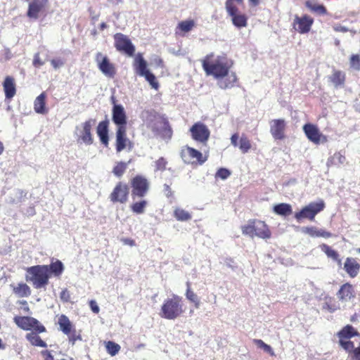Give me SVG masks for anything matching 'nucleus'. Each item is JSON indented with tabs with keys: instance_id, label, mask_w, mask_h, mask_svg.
Masks as SVG:
<instances>
[{
	"instance_id": "nucleus-1",
	"label": "nucleus",
	"mask_w": 360,
	"mask_h": 360,
	"mask_svg": "<svg viewBox=\"0 0 360 360\" xmlns=\"http://www.w3.org/2000/svg\"><path fill=\"white\" fill-rule=\"evenodd\" d=\"M65 269L60 260L51 261L49 265H35L26 268L25 280L36 289L45 288L51 276L60 278Z\"/></svg>"
},
{
	"instance_id": "nucleus-2",
	"label": "nucleus",
	"mask_w": 360,
	"mask_h": 360,
	"mask_svg": "<svg viewBox=\"0 0 360 360\" xmlns=\"http://www.w3.org/2000/svg\"><path fill=\"white\" fill-rule=\"evenodd\" d=\"M202 67L205 74L219 79L224 78L230 72L233 65V61L229 58L226 54L215 57L214 53H210L201 60Z\"/></svg>"
},
{
	"instance_id": "nucleus-3",
	"label": "nucleus",
	"mask_w": 360,
	"mask_h": 360,
	"mask_svg": "<svg viewBox=\"0 0 360 360\" xmlns=\"http://www.w3.org/2000/svg\"><path fill=\"white\" fill-rule=\"evenodd\" d=\"M148 127L155 136L164 140H170L173 136V129L167 117L155 110L150 112Z\"/></svg>"
},
{
	"instance_id": "nucleus-4",
	"label": "nucleus",
	"mask_w": 360,
	"mask_h": 360,
	"mask_svg": "<svg viewBox=\"0 0 360 360\" xmlns=\"http://www.w3.org/2000/svg\"><path fill=\"white\" fill-rule=\"evenodd\" d=\"M184 313L183 298L173 294L171 297L165 299L161 306L159 315L161 318L174 320Z\"/></svg>"
},
{
	"instance_id": "nucleus-5",
	"label": "nucleus",
	"mask_w": 360,
	"mask_h": 360,
	"mask_svg": "<svg viewBox=\"0 0 360 360\" xmlns=\"http://www.w3.org/2000/svg\"><path fill=\"white\" fill-rule=\"evenodd\" d=\"M242 233L250 238L257 236L267 240L271 237L269 226L264 221L256 219H250L247 224L241 226Z\"/></svg>"
},
{
	"instance_id": "nucleus-6",
	"label": "nucleus",
	"mask_w": 360,
	"mask_h": 360,
	"mask_svg": "<svg viewBox=\"0 0 360 360\" xmlns=\"http://www.w3.org/2000/svg\"><path fill=\"white\" fill-rule=\"evenodd\" d=\"M180 156L184 163L192 165H201L207 160V155H203L200 151L188 146L182 148Z\"/></svg>"
},
{
	"instance_id": "nucleus-7",
	"label": "nucleus",
	"mask_w": 360,
	"mask_h": 360,
	"mask_svg": "<svg viewBox=\"0 0 360 360\" xmlns=\"http://www.w3.org/2000/svg\"><path fill=\"white\" fill-rule=\"evenodd\" d=\"M96 123V120L89 119L82 123L80 127H77V141L80 144L90 146L94 143V136L92 134V127Z\"/></svg>"
},
{
	"instance_id": "nucleus-8",
	"label": "nucleus",
	"mask_w": 360,
	"mask_h": 360,
	"mask_svg": "<svg viewBox=\"0 0 360 360\" xmlns=\"http://www.w3.org/2000/svg\"><path fill=\"white\" fill-rule=\"evenodd\" d=\"M338 338V344L341 348L347 349L352 347V338L359 337L360 333L358 330L350 324L343 326L336 334Z\"/></svg>"
},
{
	"instance_id": "nucleus-9",
	"label": "nucleus",
	"mask_w": 360,
	"mask_h": 360,
	"mask_svg": "<svg viewBox=\"0 0 360 360\" xmlns=\"http://www.w3.org/2000/svg\"><path fill=\"white\" fill-rule=\"evenodd\" d=\"M324 208L325 203L322 200L319 202H310L309 205L304 207L300 212H296L295 214V218L298 221L303 219H307L312 221L314 220L316 215L323 210Z\"/></svg>"
},
{
	"instance_id": "nucleus-10",
	"label": "nucleus",
	"mask_w": 360,
	"mask_h": 360,
	"mask_svg": "<svg viewBox=\"0 0 360 360\" xmlns=\"http://www.w3.org/2000/svg\"><path fill=\"white\" fill-rule=\"evenodd\" d=\"M131 188V196L133 198H143L147 195L150 189V182L142 175H136L130 180Z\"/></svg>"
},
{
	"instance_id": "nucleus-11",
	"label": "nucleus",
	"mask_w": 360,
	"mask_h": 360,
	"mask_svg": "<svg viewBox=\"0 0 360 360\" xmlns=\"http://www.w3.org/2000/svg\"><path fill=\"white\" fill-rule=\"evenodd\" d=\"M15 323L24 330H32L37 333H44L46 331L44 326L37 319L31 316H16L13 318Z\"/></svg>"
},
{
	"instance_id": "nucleus-12",
	"label": "nucleus",
	"mask_w": 360,
	"mask_h": 360,
	"mask_svg": "<svg viewBox=\"0 0 360 360\" xmlns=\"http://www.w3.org/2000/svg\"><path fill=\"white\" fill-rule=\"evenodd\" d=\"M95 61L98 70L107 77L114 78L117 74L115 65L110 61L108 56L101 52H97L95 55Z\"/></svg>"
},
{
	"instance_id": "nucleus-13",
	"label": "nucleus",
	"mask_w": 360,
	"mask_h": 360,
	"mask_svg": "<svg viewBox=\"0 0 360 360\" xmlns=\"http://www.w3.org/2000/svg\"><path fill=\"white\" fill-rule=\"evenodd\" d=\"M113 38L114 46L117 51L130 57L134 55L135 46L127 35L122 33H116Z\"/></svg>"
},
{
	"instance_id": "nucleus-14",
	"label": "nucleus",
	"mask_w": 360,
	"mask_h": 360,
	"mask_svg": "<svg viewBox=\"0 0 360 360\" xmlns=\"http://www.w3.org/2000/svg\"><path fill=\"white\" fill-rule=\"evenodd\" d=\"M129 188L128 185L122 181L116 184L109 198L112 203L124 204L128 201Z\"/></svg>"
},
{
	"instance_id": "nucleus-15",
	"label": "nucleus",
	"mask_w": 360,
	"mask_h": 360,
	"mask_svg": "<svg viewBox=\"0 0 360 360\" xmlns=\"http://www.w3.org/2000/svg\"><path fill=\"white\" fill-rule=\"evenodd\" d=\"M192 139L205 145L210 136V131L207 126L201 122L194 123L190 128Z\"/></svg>"
},
{
	"instance_id": "nucleus-16",
	"label": "nucleus",
	"mask_w": 360,
	"mask_h": 360,
	"mask_svg": "<svg viewBox=\"0 0 360 360\" xmlns=\"http://www.w3.org/2000/svg\"><path fill=\"white\" fill-rule=\"evenodd\" d=\"M134 148V143L127 136V127H117L115 133V149L117 153L123 150H131Z\"/></svg>"
},
{
	"instance_id": "nucleus-17",
	"label": "nucleus",
	"mask_w": 360,
	"mask_h": 360,
	"mask_svg": "<svg viewBox=\"0 0 360 360\" xmlns=\"http://www.w3.org/2000/svg\"><path fill=\"white\" fill-rule=\"evenodd\" d=\"M314 24V19L307 14L302 16L295 15L292 22L293 29L301 34H307L310 32Z\"/></svg>"
},
{
	"instance_id": "nucleus-18",
	"label": "nucleus",
	"mask_w": 360,
	"mask_h": 360,
	"mask_svg": "<svg viewBox=\"0 0 360 360\" xmlns=\"http://www.w3.org/2000/svg\"><path fill=\"white\" fill-rule=\"evenodd\" d=\"M303 131L307 139L315 144L326 141V137L323 135L316 124L307 123L303 126Z\"/></svg>"
},
{
	"instance_id": "nucleus-19",
	"label": "nucleus",
	"mask_w": 360,
	"mask_h": 360,
	"mask_svg": "<svg viewBox=\"0 0 360 360\" xmlns=\"http://www.w3.org/2000/svg\"><path fill=\"white\" fill-rule=\"evenodd\" d=\"M336 296L338 301L341 302H348L354 300L356 297L354 286L349 282L343 283L337 291Z\"/></svg>"
},
{
	"instance_id": "nucleus-20",
	"label": "nucleus",
	"mask_w": 360,
	"mask_h": 360,
	"mask_svg": "<svg viewBox=\"0 0 360 360\" xmlns=\"http://www.w3.org/2000/svg\"><path fill=\"white\" fill-rule=\"evenodd\" d=\"M286 123L283 119L272 120L270 122V132L275 140L285 139Z\"/></svg>"
},
{
	"instance_id": "nucleus-21",
	"label": "nucleus",
	"mask_w": 360,
	"mask_h": 360,
	"mask_svg": "<svg viewBox=\"0 0 360 360\" xmlns=\"http://www.w3.org/2000/svg\"><path fill=\"white\" fill-rule=\"evenodd\" d=\"M112 120L117 127H127V117L124 107L120 104H115L112 110Z\"/></svg>"
},
{
	"instance_id": "nucleus-22",
	"label": "nucleus",
	"mask_w": 360,
	"mask_h": 360,
	"mask_svg": "<svg viewBox=\"0 0 360 360\" xmlns=\"http://www.w3.org/2000/svg\"><path fill=\"white\" fill-rule=\"evenodd\" d=\"M48 1L49 0H32L29 4L27 16L30 18L37 19L39 13L45 10Z\"/></svg>"
},
{
	"instance_id": "nucleus-23",
	"label": "nucleus",
	"mask_w": 360,
	"mask_h": 360,
	"mask_svg": "<svg viewBox=\"0 0 360 360\" xmlns=\"http://www.w3.org/2000/svg\"><path fill=\"white\" fill-rule=\"evenodd\" d=\"M343 269L349 278H354L360 272V264L356 258L348 257L345 259Z\"/></svg>"
},
{
	"instance_id": "nucleus-24",
	"label": "nucleus",
	"mask_w": 360,
	"mask_h": 360,
	"mask_svg": "<svg viewBox=\"0 0 360 360\" xmlns=\"http://www.w3.org/2000/svg\"><path fill=\"white\" fill-rule=\"evenodd\" d=\"M231 143L234 147H238L243 153H248L252 147L250 140L245 134L240 139L238 133L233 134L231 137Z\"/></svg>"
},
{
	"instance_id": "nucleus-25",
	"label": "nucleus",
	"mask_w": 360,
	"mask_h": 360,
	"mask_svg": "<svg viewBox=\"0 0 360 360\" xmlns=\"http://www.w3.org/2000/svg\"><path fill=\"white\" fill-rule=\"evenodd\" d=\"M6 99L11 100L16 94V84L13 77L6 76L2 83Z\"/></svg>"
},
{
	"instance_id": "nucleus-26",
	"label": "nucleus",
	"mask_w": 360,
	"mask_h": 360,
	"mask_svg": "<svg viewBox=\"0 0 360 360\" xmlns=\"http://www.w3.org/2000/svg\"><path fill=\"white\" fill-rule=\"evenodd\" d=\"M108 127L109 121L105 120L100 122L96 127L97 135L105 147H108L109 144Z\"/></svg>"
},
{
	"instance_id": "nucleus-27",
	"label": "nucleus",
	"mask_w": 360,
	"mask_h": 360,
	"mask_svg": "<svg viewBox=\"0 0 360 360\" xmlns=\"http://www.w3.org/2000/svg\"><path fill=\"white\" fill-rule=\"evenodd\" d=\"M244 0H226L225 2V8L228 15L233 18L243 14L244 13L240 11L239 6H243Z\"/></svg>"
},
{
	"instance_id": "nucleus-28",
	"label": "nucleus",
	"mask_w": 360,
	"mask_h": 360,
	"mask_svg": "<svg viewBox=\"0 0 360 360\" xmlns=\"http://www.w3.org/2000/svg\"><path fill=\"white\" fill-rule=\"evenodd\" d=\"M328 79L335 88L343 87L346 82V74L342 70H333Z\"/></svg>"
},
{
	"instance_id": "nucleus-29",
	"label": "nucleus",
	"mask_w": 360,
	"mask_h": 360,
	"mask_svg": "<svg viewBox=\"0 0 360 360\" xmlns=\"http://www.w3.org/2000/svg\"><path fill=\"white\" fill-rule=\"evenodd\" d=\"M219 79L218 85L222 89H231L234 87L238 81V78L234 72H231V73L229 72L224 78Z\"/></svg>"
},
{
	"instance_id": "nucleus-30",
	"label": "nucleus",
	"mask_w": 360,
	"mask_h": 360,
	"mask_svg": "<svg viewBox=\"0 0 360 360\" xmlns=\"http://www.w3.org/2000/svg\"><path fill=\"white\" fill-rule=\"evenodd\" d=\"M133 65L136 72L140 76H143L150 71L147 68V63L141 53H138L136 55Z\"/></svg>"
},
{
	"instance_id": "nucleus-31",
	"label": "nucleus",
	"mask_w": 360,
	"mask_h": 360,
	"mask_svg": "<svg viewBox=\"0 0 360 360\" xmlns=\"http://www.w3.org/2000/svg\"><path fill=\"white\" fill-rule=\"evenodd\" d=\"M305 6L312 13L319 15L328 14V11L325 6L318 3L317 0H307Z\"/></svg>"
},
{
	"instance_id": "nucleus-32",
	"label": "nucleus",
	"mask_w": 360,
	"mask_h": 360,
	"mask_svg": "<svg viewBox=\"0 0 360 360\" xmlns=\"http://www.w3.org/2000/svg\"><path fill=\"white\" fill-rule=\"evenodd\" d=\"M322 309L326 310L330 313H334L335 311L340 309V305L339 302L337 301L333 297L327 295L323 298Z\"/></svg>"
},
{
	"instance_id": "nucleus-33",
	"label": "nucleus",
	"mask_w": 360,
	"mask_h": 360,
	"mask_svg": "<svg viewBox=\"0 0 360 360\" xmlns=\"http://www.w3.org/2000/svg\"><path fill=\"white\" fill-rule=\"evenodd\" d=\"M13 292L19 297H27L31 295L30 287L25 283H19L16 285H11Z\"/></svg>"
},
{
	"instance_id": "nucleus-34",
	"label": "nucleus",
	"mask_w": 360,
	"mask_h": 360,
	"mask_svg": "<svg viewBox=\"0 0 360 360\" xmlns=\"http://www.w3.org/2000/svg\"><path fill=\"white\" fill-rule=\"evenodd\" d=\"M303 233L309 235L311 237H322L328 238L332 236V233L323 229H319L315 226H308L303 228Z\"/></svg>"
},
{
	"instance_id": "nucleus-35",
	"label": "nucleus",
	"mask_w": 360,
	"mask_h": 360,
	"mask_svg": "<svg viewBox=\"0 0 360 360\" xmlns=\"http://www.w3.org/2000/svg\"><path fill=\"white\" fill-rule=\"evenodd\" d=\"M58 323L60 329L65 335L71 333L72 330L75 328L69 318L65 314H61L59 316Z\"/></svg>"
},
{
	"instance_id": "nucleus-36",
	"label": "nucleus",
	"mask_w": 360,
	"mask_h": 360,
	"mask_svg": "<svg viewBox=\"0 0 360 360\" xmlns=\"http://www.w3.org/2000/svg\"><path fill=\"white\" fill-rule=\"evenodd\" d=\"M46 95L45 92H42L36 98L34 102V109L36 112L39 114H45L47 112V109L46 108Z\"/></svg>"
},
{
	"instance_id": "nucleus-37",
	"label": "nucleus",
	"mask_w": 360,
	"mask_h": 360,
	"mask_svg": "<svg viewBox=\"0 0 360 360\" xmlns=\"http://www.w3.org/2000/svg\"><path fill=\"white\" fill-rule=\"evenodd\" d=\"M186 299L193 304L195 309H198L200 306V300L197 294L191 288V283L186 282V291L185 293Z\"/></svg>"
},
{
	"instance_id": "nucleus-38",
	"label": "nucleus",
	"mask_w": 360,
	"mask_h": 360,
	"mask_svg": "<svg viewBox=\"0 0 360 360\" xmlns=\"http://www.w3.org/2000/svg\"><path fill=\"white\" fill-rule=\"evenodd\" d=\"M39 333H37L33 330V332L27 333L26 335L27 340L32 345L35 347H46L47 344L45 341H44L40 336L38 335Z\"/></svg>"
},
{
	"instance_id": "nucleus-39",
	"label": "nucleus",
	"mask_w": 360,
	"mask_h": 360,
	"mask_svg": "<svg viewBox=\"0 0 360 360\" xmlns=\"http://www.w3.org/2000/svg\"><path fill=\"white\" fill-rule=\"evenodd\" d=\"M148 205V202L146 200L141 199L139 201L133 202L130 205V210L136 214H142L145 212Z\"/></svg>"
},
{
	"instance_id": "nucleus-40",
	"label": "nucleus",
	"mask_w": 360,
	"mask_h": 360,
	"mask_svg": "<svg viewBox=\"0 0 360 360\" xmlns=\"http://www.w3.org/2000/svg\"><path fill=\"white\" fill-rule=\"evenodd\" d=\"M274 212L281 216H288L292 212V207L288 203H279L273 207Z\"/></svg>"
},
{
	"instance_id": "nucleus-41",
	"label": "nucleus",
	"mask_w": 360,
	"mask_h": 360,
	"mask_svg": "<svg viewBox=\"0 0 360 360\" xmlns=\"http://www.w3.org/2000/svg\"><path fill=\"white\" fill-rule=\"evenodd\" d=\"M195 23L193 20H183L179 22L176 29V34H180L179 32L186 33L192 30Z\"/></svg>"
},
{
	"instance_id": "nucleus-42",
	"label": "nucleus",
	"mask_w": 360,
	"mask_h": 360,
	"mask_svg": "<svg viewBox=\"0 0 360 360\" xmlns=\"http://www.w3.org/2000/svg\"><path fill=\"white\" fill-rule=\"evenodd\" d=\"M320 248L328 257L331 258L334 261L337 262L338 264H341L342 261L340 259V255L336 250L332 249L331 247L326 244H322Z\"/></svg>"
},
{
	"instance_id": "nucleus-43",
	"label": "nucleus",
	"mask_w": 360,
	"mask_h": 360,
	"mask_svg": "<svg viewBox=\"0 0 360 360\" xmlns=\"http://www.w3.org/2000/svg\"><path fill=\"white\" fill-rule=\"evenodd\" d=\"M173 215L175 219L179 221H187L191 220L192 218L191 214L181 207L175 208Z\"/></svg>"
},
{
	"instance_id": "nucleus-44",
	"label": "nucleus",
	"mask_w": 360,
	"mask_h": 360,
	"mask_svg": "<svg viewBox=\"0 0 360 360\" xmlns=\"http://www.w3.org/2000/svg\"><path fill=\"white\" fill-rule=\"evenodd\" d=\"M233 25L237 28L245 27L248 26V17L245 13L231 18Z\"/></svg>"
},
{
	"instance_id": "nucleus-45",
	"label": "nucleus",
	"mask_w": 360,
	"mask_h": 360,
	"mask_svg": "<svg viewBox=\"0 0 360 360\" xmlns=\"http://www.w3.org/2000/svg\"><path fill=\"white\" fill-rule=\"evenodd\" d=\"M346 158L341 152H336L328 160V165H342L345 162Z\"/></svg>"
},
{
	"instance_id": "nucleus-46",
	"label": "nucleus",
	"mask_w": 360,
	"mask_h": 360,
	"mask_svg": "<svg viewBox=\"0 0 360 360\" xmlns=\"http://www.w3.org/2000/svg\"><path fill=\"white\" fill-rule=\"evenodd\" d=\"M348 354V358L350 360H360V342L357 347H354V342L352 343V347L344 349Z\"/></svg>"
},
{
	"instance_id": "nucleus-47",
	"label": "nucleus",
	"mask_w": 360,
	"mask_h": 360,
	"mask_svg": "<svg viewBox=\"0 0 360 360\" xmlns=\"http://www.w3.org/2000/svg\"><path fill=\"white\" fill-rule=\"evenodd\" d=\"M127 168V163L124 162H118L115 167L112 169V173L117 176V177H121L124 172H126Z\"/></svg>"
},
{
	"instance_id": "nucleus-48",
	"label": "nucleus",
	"mask_w": 360,
	"mask_h": 360,
	"mask_svg": "<svg viewBox=\"0 0 360 360\" xmlns=\"http://www.w3.org/2000/svg\"><path fill=\"white\" fill-rule=\"evenodd\" d=\"M253 342L260 349H262L265 352L269 354L271 356H275V353L271 347L266 344L260 339H254Z\"/></svg>"
},
{
	"instance_id": "nucleus-49",
	"label": "nucleus",
	"mask_w": 360,
	"mask_h": 360,
	"mask_svg": "<svg viewBox=\"0 0 360 360\" xmlns=\"http://www.w3.org/2000/svg\"><path fill=\"white\" fill-rule=\"evenodd\" d=\"M120 346L112 341H108L105 342V349L109 354L111 356L116 355L120 350Z\"/></svg>"
},
{
	"instance_id": "nucleus-50",
	"label": "nucleus",
	"mask_w": 360,
	"mask_h": 360,
	"mask_svg": "<svg viewBox=\"0 0 360 360\" xmlns=\"http://www.w3.org/2000/svg\"><path fill=\"white\" fill-rule=\"evenodd\" d=\"M168 162L164 157L159 158L154 163L155 172H163L166 170Z\"/></svg>"
},
{
	"instance_id": "nucleus-51",
	"label": "nucleus",
	"mask_w": 360,
	"mask_h": 360,
	"mask_svg": "<svg viewBox=\"0 0 360 360\" xmlns=\"http://www.w3.org/2000/svg\"><path fill=\"white\" fill-rule=\"evenodd\" d=\"M143 77H145L146 80L150 84L151 87L155 90L159 88V83L156 79L155 76L150 71L144 75Z\"/></svg>"
},
{
	"instance_id": "nucleus-52",
	"label": "nucleus",
	"mask_w": 360,
	"mask_h": 360,
	"mask_svg": "<svg viewBox=\"0 0 360 360\" xmlns=\"http://www.w3.org/2000/svg\"><path fill=\"white\" fill-rule=\"evenodd\" d=\"M350 68L356 71L360 70V55L353 54L349 58Z\"/></svg>"
},
{
	"instance_id": "nucleus-53",
	"label": "nucleus",
	"mask_w": 360,
	"mask_h": 360,
	"mask_svg": "<svg viewBox=\"0 0 360 360\" xmlns=\"http://www.w3.org/2000/svg\"><path fill=\"white\" fill-rule=\"evenodd\" d=\"M60 299L63 302L67 303L70 302V292L67 288L62 290V291L60 293Z\"/></svg>"
},
{
	"instance_id": "nucleus-54",
	"label": "nucleus",
	"mask_w": 360,
	"mask_h": 360,
	"mask_svg": "<svg viewBox=\"0 0 360 360\" xmlns=\"http://www.w3.org/2000/svg\"><path fill=\"white\" fill-rule=\"evenodd\" d=\"M67 335L68 336L69 341L72 345H74L77 340H82L81 335L77 333L75 328L72 330L71 333Z\"/></svg>"
},
{
	"instance_id": "nucleus-55",
	"label": "nucleus",
	"mask_w": 360,
	"mask_h": 360,
	"mask_svg": "<svg viewBox=\"0 0 360 360\" xmlns=\"http://www.w3.org/2000/svg\"><path fill=\"white\" fill-rule=\"evenodd\" d=\"M231 175V172L226 168H220L216 173V177H219L221 179H226Z\"/></svg>"
},
{
	"instance_id": "nucleus-56",
	"label": "nucleus",
	"mask_w": 360,
	"mask_h": 360,
	"mask_svg": "<svg viewBox=\"0 0 360 360\" xmlns=\"http://www.w3.org/2000/svg\"><path fill=\"white\" fill-rule=\"evenodd\" d=\"M163 192H164L165 195L167 198H174V192L172 190L169 185L166 184L163 185Z\"/></svg>"
},
{
	"instance_id": "nucleus-57",
	"label": "nucleus",
	"mask_w": 360,
	"mask_h": 360,
	"mask_svg": "<svg viewBox=\"0 0 360 360\" xmlns=\"http://www.w3.org/2000/svg\"><path fill=\"white\" fill-rule=\"evenodd\" d=\"M65 62L61 58H53L51 60V64L54 69H58L64 65Z\"/></svg>"
},
{
	"instance_id": "nucleus-58",
	"label": "nucleus",
	"mask_w": 360,
	"mask_h": 360,
	"mask_svg": "<svg viewBox=\"0 0 360 360\" xmlns=\"http://www.w3.org/2000/svg\"><path fill=\"white\" fill-rule=\"evenodd\" d=\"M32 64L36 68H39L44 64L41 60L39 53L34 54Z\"/></svg>"
},
{
	"instance_id": "nucleus-59",
	"label": "nucleus",
	"mask_w": 360,
	"mask_h": 360,
	"mask_svg": "<svg viewBox=\"0 0 360 360\" xmlns=\"http://www.w3.org/2000/svg\"><path fill=\"white\" fill-rule=\"evenodd\" d=\"M41 355L43 356L44 360H54V356L50 350L45 349L41 351Z\"/></svg>"
},
{
	"instance_id": "nucleus-60",
	"label": "nucleus",
	"mask_w": 360,
	"mask_h": 360,
	"mask_svg": "<svg viewBox=\"0 0 360 360\" xmlns=\"http://www.w3.org/2000/svg\"><path fill=\"white\" fill-rule=\"evenodd\" d=\"M89 307L91 308V311L94 314H98L99 313L100 309H99V307L97 304V302L95 300H90L89 302Z\"/></svg>"
},
{
	"instance_id": "nucleus-61",
	"label": "nucleus",
	"mask_w": 360,
	"mask_h": 360,
	"mask_svg": "<svg viewBox=\"0 0 360 360\" xmlns=\"http://www.w3.org/2000/svg\"><path fill=\"white\" fill-rule=\"evenodd\" d=\"M121 240L124 245H127L131 247L136 245L135 240L131 238H122Z\"/></svg>"
},
{
	"instance_id": "nucleus-62",
	"label": "nucleus",
	"mask_w": 360,
	"mask_h": 360,
	"mask_svg": "<svg viewBox=\"0 0 360 360\" xmlns=\"http://www.w3.org/2000/svg\"><path fill=\"white\" fill-rule=\"evenodd\" d=\"M333 30L335 32H348V28L342 26L341 25H335L333 27Z\"/></svg>"
},
{
	"instance_id": "nucleus-63",
	"label": "nucleus",
	"mask_w": 360,
	"mask_h": 360,
	"mask_svg": "<svg viewBox=\"0 0 360 360\" xmlns=\"http://www.w3.org/2000/svg\"><path fill=\"white\" fill-rule=\"evenodd\" d=\"M154 63L158 67L163 68L164 61L160 57H157L154 59Z\"/></svg>"
},
{
	"instance_id": "nucleus-64",
	"label": "nucleus",
	"mask_w": 360,
	"mask_h": 360,
	"mask_svg": "<svg viewBox=\"0 0 360 360\" xmlns=\"http://www.w3.org/2000/svg\"><path fill=\"white\" fill-rule=\"evenodd\" d=\"M249 2L250 4L253 6H256L257 5H259V0H249Z\"/></svg>"
}]
</instances>
